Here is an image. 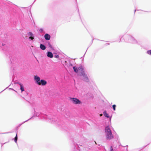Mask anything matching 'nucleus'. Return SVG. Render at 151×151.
Returning <instances> with one entry per match:
<instances>
[{
    "label": "nucleus",
    "instance_id": "obj_1",
    "mask_svg": "<svg viewBox=\"0 0 151 151\" xmlns=\"http://www.w3.org/2000/svg\"><path fill=\"white\" fill-rule=\"evenodd\" d=\"M34 114L33 116L28 120L18 125L15 128V131L16 133H18V130L19 127H20L22 124H24L25 122H27L30 119H33L34 117L36 116L43 117L45 118H48L50 120V122H51L52 123L55 124H57L58 126L59 127H60L61 128L63 129L66 130V131H67V128H66L65 126V125L64 123H63L62 121L60 120L59 119L57 116H48L47 115H45V116L44 117L43 116V115H44L41 112H36L35 109H34Z\"/></svg>",
    "mask_w": 151,
    "mask_h": 151
},
{
    "label": "nucleus",
    "instance_id": "obj_2",
    "mask_svg": "<svg viewBox=\"0 0 151 151\" xmlns=\"http://www.w3.org/2000/svg\"><path fill=\"white\" fill-rule=\"evenodd\" d=\"M2 50L4 51L5 54L8 56L10 59L11 62L10 66V72L11 74H14V68L12 67V64L14 63V61L16 60V58L14 55H12V52L11 51V48L9 46H4L2 48Z\"/></svg>",
    "mask_w": 151,
    "mask_h": 151
},
{
    "label": "nucleus",
    "instance_id": "obj_3",
    "mask_svg": "<svg viewBox=\"0 0 151 151\" xmlns=\"http://www.w3.org/2000/svg\"><path fill=\"white\" fill-rule=\"evenodd\" d=\"M104 130L106 140H110L114 138V136L109 125L105 127Z\"/></svg>",
    "mask_w": 151,
    "mask_h": 151
},
{
    "label": "nucleus",
    "instance_id": "obj_4",
    "mask_svg": "<svg viewBox=\"0 0 151 151\" xmlns=\"http://www.w3.org/2000/svg\"><path fill=\"white\" fill-rule=\"evenodd\" d=\"M73 69L74 71L76 73H77L78 71H81L79 75L80 76L83 77L86 75L85 73L83 66L81 65H80L78 67H77L76 66H74L73 67Z\"/></svg>",
    "mask_w": 151,
    "mask_h": 151
},
{
    "label": "nucleus",
    "instance_id": "obj_5",
    "mask_svg": "<svg viewBox=\"0 0 151 151\" xmlns=\"http://www.w3.org/2000/svg\"><path fill=\"white\" fill-rule=\"evenodd\" d=\"M125 39L126 40V38H128V42L130 43L133 44L137 43V40L132 36L127 35H125Z\"/></svg>",
    "mask_w": 151,
    "mask_h": 151
},
{
    "label": "nucleus",
    "instance_id": "obj_6",
    "mask_svg": "<svg viewBox=\"0 0 151 151\" xmlns=\"http://www.w3.org/2000/svg\"><path fill=\"white\" fill-rule=\"evenodd\" d=\"M70 100L75 104H82L81 101L79 99L74 97H69Z\"/></svg>",
    "mask_w": 151,
    "mask_h": 151
},
{
    "label": "nucleus",
    "instance_id": "obj_7",
    "mask_svg": "<svg viewBox=\"0 0 151 151\" xmlns=\"http://www.w3.org/2000/svg\"><path fill=\"white\" fill-rule=\"evenodd\" d=\"M27 35L30 37L29 38V41H34L35 39V36L31 32H29L27 33Z\"/></svg>",
    "mask_w": 151,
    "mask_h": 151
},
{
    "label": "nucleus",
    "instance_id": "obj_8",
    "mask_svg": "<svg viewBox=\"0 0 151 151\" xmlns=\"http://www.w3.org/2000/svg\"><path fill=\"white\" fill-rule=\"evenodd\" d=\"M34 79L35 83L37 85H39L40 84V77L37 75H36L34 76Z\"/></svg>",
    "mask_w": 151,
    "mask_h": 151
},
{
    "label": "nucleus",
    "instance_id": "obj_9",
    "mask_svg": "<svg viewBox=\"0 0 151 151\" xmlns=\"http://www.w3.org/2000/svg\"><path fill=\"white\" fill-rule=\"evenodd\" d=\"M21 85L20 86V89L21 90V92L22 93L24 92L25 93L24 96H27V93L24 91V87L23 86V84H20Z\"/></svg>",
    "mask_w": 151,
    "mask_h": 151
},
{
    "label": "nucleus",
    "instance_id": "obj_10",
    "mask_svg": "<svg viewBox=\"0 0 151 151\" xmlns=\"http://www.w3.org/2000/svg\"><path fill=\"white\" fill-rule=\"evenodd\" d=\"M44 37L45 39L47 41L50 40L51 38L50 35L48 33L45 34Z\"/></svg>",
    "mask_w": 151,
    "mask_h": 151
},
{
    "label": "nucleus",
    "instance_id": "obj_11",
    "mask_svg": "<svg viewBox=\"0 0 151 151\" xmlns=\"http://www.w3.org/2000/svg\"><path fill=\"white\" fill-rule=\"evenodd\" d=\"M103 113L105 117L107 118H110V119L111 120L112 116H111V117H110L109 115L107 113V112L106 110L104 111H103Z\"/></svg>",
    "mask_w": 151,
    "mask_h": 151
},
{
    "label": "nucleus",
    "instance_id": "obj_12",
    "mask_svg": "<svg viewBox=\"0 0 151 151\" xmlns=\"http://www.w3.org/2000/svg\"><path fill=\"white\" fill-rule=\"evenodd\" d=\"M46 54H47V56L48 58H52L53 57L52 53V52H51L50 51H47L46 53Z\"/></svg>",
    "mask_w": 151,
    "mask_h": 151
},
{
    "label": "nucleus",
    "instance_id": "obj_13",
    "mask_svg": "<svg viewBox=\"0 0 151 151\" xmlns=\"http://www.w3.org/2000/svg\"><path fill=\"white\" fill-rule=\"evenodd\" d=\"M46 43L47 44V45L49 47H50L51 50L53 51L55 50L54 47H52V45L49 41H47Z\"/></svg>",
    "mask_w": 151,
    "mask_h": 151
},
{
    "label": "nucleus",
    "instance_id": "obj_14",
    "mask_svg": "<svg viewBox=\"0 0 151 151\" xmlns=\"http://www.w3.org/2000/svg\"><path fill=\"white\" fill-rule=\"evenodd\" d=\"M40 83H41V85L42 86L45 85L47 83V81L43 79H41L40 81Z\"/></svg>",
    "mask_w": 151,
    "mask_h": 151
},
{
    "label": "nucleus",
    "instance_id": "obj_15",
    "mask_svg": "<svg viewBox=\"0 0 151 151\" xmlns=\"http://www.w3.org/2000/svg\"><path fill=\"white\" fill-rule=\"evenodd\" d=\"M40 47L41 50H45L46 49V47L45 45L42 43L40 44Z\"/></svg>",
    "mask_w": 151,
    "mask_h": 151
},
{
    "label": "nucleus",
    "instance_id": "obj_16",
    "mask_svg": "<svg viewBox=\"0 0 151 151\" xmlns=\"http://www.w3.org/2000/svg\"><path fill=\"white\" fill-rule=\"evenodd\" d=\"M83 77V80L84 81L86 82H88L89 81V79L87 77V75Z\"/></svg>",
    "mask_w": 151,
    "mask_h": 151
},
{
    "label": "nucleus",
    "instance_id": "obj_17",
    "mask_svg": "<svg viewBox=\"0 0 151 151\" xmlns=\"http://www.w3.org/2000/svg\"><path fill=\"white\" fill-rule=\"evenodd\" d=\"M12 140H14L15 142L16 143H17V141L18 140V133H16V136L15 137L12 139Z\"/></svg>",
    "mask_w": 151,
    "mask_h": 151
},
{
    "label": "nucleus",
    "instance_id": "obj_18",
    "mask_svg": "<svg viewBox=\"0 0 151 151\" xmlns=\"http://www.w3.org/2000/svg\"><path fill=\"white\" fill-rule=\"evenodd\" d=\"M2 40H1L0 38V47H2L6 45L4 43H2Z\"/></svg>",
    "mask_w": 151,
    "mask_h": 151
},
{
    "label": "nucleus",
    "instance_id": "obj_19",
    "mask_svg": "<svg viewBox=\"0 0 151 151\" xmlns=\"http://www.w3.org/2000/svg\"><path fill=\"white\" fill-rule=\"evenodd\" d=\"M91 37L92 38V40L91 41V45H90L89 46V47L87 48V50H86V52L88 48V47L91 46V45L93 43V40L94 39H94L93 38V36H91ZM86 52L84 54L83 56V57H84V55H85V54H86Z\"/></svg>",
    "mask_w": 151,
    "mask_h": 151
},
{
    "label": "nucleus",
    "instance_id": "obj_20",
    "mask_svg": "<svg viewBox=\"0 0 151 151\" xmlns=\"http://www.w3.org/2000/svg\"><path fill=\"white\" fill-rule=\"evenodd\" d=\"M68 61L69 63V66H73V64L71 63L70 60H68Z\"/></svg>",
    "mask_w": 151,
    "mask_h": 151
},
{
    "label": "nucleus",
    "instance_id": "obj_21",
    "mask_svg": "<svg viewBox=\"0 0 151 151\" xmlns=\"http://www.w3.org/2000/svg\"><path fill=\"white\" fill-rule=\"evenodd\" d=\"M116 105L115 104H114L112 106V108L114 111L116 110Z\"/></svg>",
    "mask_w": 151,
    "mask_h": 151
},
{
    "label": "nucleus",
    "instance_id": "obj_22",
    "mask_svg": "<svg viewBox=\"0 0 151 151\" xmlns=\"http://www.w3.org/2000/svg\"><path fill=\"white\" fill-rule=\"evenodd\" d=\"M147 53L149 55H151V50H148L147 51Z\"/></svg>",
    "mask_w": 151,
    "mask_h": 151
},
{
    "label": "nucleus",
    "instance_id": "obj_23",
    "mask_svg": "<svg viewBox=\"0 0 151 151\" xmlns=\"http://www.w3.org/2000/svg\"><path fill=\"white\" fill-rule=\"evenodd\" d=\"M74 151H80V147H78L77 148L75 149Z\"/></svg>",
    "mask_w": 151,
    "mask_h": 151
},
{
    "label": "nucleus",
    "instance_id": "obj_24",
    "mask_svg": "<svg viewBox=\"0 0 151 151\" xmlns=\"http://www.w3.org/2000/svg\"><path fill=\"white\" fill-rule=\"evenodd\" d=\"M38 30L39 32H42L43 31V29L42 28H40Z\"/></svg>",
    "mask_w": 151,
    "mask_h": 151
},
{
    "label": "nucleus",
    "instance_id": "obj_25",
    "mask_svg": "<svg viewBox=\"0 0 151 151\" xmlns=\"http://www.w3.org/2000/svg\"><path fill=\"white\" fill-rule=\"evenodd\" d=\"M119 37L120 38V39L119 42H122V38L123 37V36L121 35V36H120Z\"/></svg>",
    "mask_w": 151,
    "mask_h": 151
},
{
    "label": "nucleus",
    "instance_id": "obj_26",
    "mask_svg": "<svg viewBox=\"0 0 151 151\" xmlns=\"http://www.w3.org/2000/svg\"><path fill=\"white\" fill-rule=\"evenodd\" d=\"M54 58H59V55H54Z\"/></svg>",
    "mask_w": 151,
    "mask_h": 151
},
{
    "label": "nucleus",
    "instance_id": "obj_27",
    "mask_svg": "<svg viewBox=\"0 0 151 151\" xmlns=\"http://www.w3.org/2000/svg\"><path fill=\"white\" fill-rule=\"evenodd\" d=\"M110 151H114V150L112 146H111L110 147Z\"/></svg>",
    "mask_w": 151,
    "mask_h": 151
},
{
    "label": "nucleus",
    "instance_id": "obj_28",
    "mask_svg": "<svg viewBox=\"0 0 151 151\" xmlns=\"http://www.w3.org/2000/svg\"><path fill=\"white\" fill-rule=\"evenodd\" d=\"M9 89L10 90H12V91H15L17 93V91H15V90H14L13 88H9Z\"/></svg>",
    "mask_w": 151,
    "mask_h": 151
},
{
    "label": "nucleus",
    "instance_id": "obj_29",
    "mask_svg": "<svg viewBox=\"0 0 151 151\" xmlns=\"http://www.w3.org/2000/svg\"><path fill=\"white\" fill-rule=\"evenodd\" d=\"M11 85V84L9 85L8 87H7L5 89H4V90H3V91H1L0 92V93H1L2 92H3V91H4L7 88H8V87L9 86H10Z\"/></svg>",
    "mask_w": 151,
    "mask_h": 151
},
{
    "label": "nucleus",
    "instance_id": "obj_30",
    "mask_svg": "<svg viewBox=\"0 0 151 151\" xmlns=\"http://www.w3.org/2000/svg\"><path fill=\"white\" fill-rule=\"evenodd\" d=\"M78 13H79V17H80V18L81 19V21H82L81 19V17L80 16V14H79V11L78 7Z\"/></svg>",
    "mask_w": 151,
    "mask_h": 151
},
{
    "label": "nucleus",
    "instance_id": "obj_31",
    "mask_svg": "<svg viewBox=\"0 0 151 151\" xmlns=\"http://www.w3.org/2000/svg\"><path fill=\"white\" fill-rule=\"evenodd\" d=\"M16 83L19 84L20 86L21 85L20 84H22V83H21L19 82H16Z\"/></svg>",
    "mask_w": 151,
    "mask_h": 151
},
{
    "label": "nucleus",
    "instance_id": "obj_32",
    "mask_svg": "<svg viewBox=\"0 0 151 151\" xmlns=\"http://www.w3.org/2000/svg\"><path fill=\"white\" fill-rule=\"evenodd\" d=\"M11 133V132H6L2 133L1 134H7V133Z\"/></svg>",
    "mask_w": 151,
    "mask_h": 151
},
{
    "label": "nucleus",
    "instance_id": "obj_33",
    "mask_svg": "<svg viewBox=\"0 0 151 151\" xmlns=\"http://www.w3.org/2000/svg\"><path fill=\"white\" fill-rule=\"evenodd\" d=\"M65 65H67L68 66V65H67L68 63H67V62L66 61H65Z\"/></svg>",
    "mask_w": 151,
    "mask_h": 151
},
{
    "label": "nucleus",
    "instance_id": "obj_34",
    "mask_svg": "<svg viewBox=\"0 0 151 151\" xmlns=\"http://www.w3.org/2000/svg\"><path fill=\"white\" fill-rule=\"evenodd\" d=\"M6 143V142H5V143H3V144H2V143H1V147H2V145H4V144H5V143Z\"/></svg>",
    "mask_w": 151,
    "mask_h": 151
},
{
    "label": "nucleus",
    "instance_id": "obj_35",
    "mask_svg": "<svg viewBox=\"0 0 151 151\" xmlns=\"http://www.w3.org/2000/svg\"><path fill=\"white\" fill-rule=\"evenodd\" d=\"M106 44V45H110V43H107Z\"/></svg>",
    "mask_w": 151,
    "mask_h": 151
},
{
    "label": "nucleus",
    "instance_id": "obj_36",
    "mask_svg": "<svg viewBox=\"0 0 151 151\" xmlns=\"http://www.w3.org/2000/svg\"><path fill=\"white\" fill-rule=\"evenodd\" d=\"M147 145H146L143 148H145V147H146Z\"/></svg>",
    "mask_w": 151,
    "mask_h": 151
},
{
    "label": "nucleus",
    "instance_id": "obj_37",
    "mask_svg": "<svg viewBox=\"0 0 151 151\" xmlns=\"http://www.w3.org/2000/svg\"><path fill=\"white\" fill-rule=\"evenodd\" d=\"M136 9H135V10H134V14H135V12H136Z\"/></svg>",
    "mask_w": 151,
    "mask_h": 151
},
{
    "label": "nucleus",
    "instance_id": "obj_38",
    "mask_svg": "<svg viewBox=\"0 0 151 151\" xmlns=\"http://www.w3.org/2000/svg\"><path fill=\"white\" fill-rule=\"evenodd\" d=\"M53 54H56V52H53Z\"/></svg>",
    "mask_w": 151,
    "mask_h": 151
},
{
    "label": "nucleus",
    "instance_id": "obj_39",
    "mask_svg": "<svg viewBox=\"0 0 151 151\" xmlns=\"http://www.w3.org/2000/svg\"><path fill=\"white\" fill-rule=\"evenodd\" d=\"M35 1V0L34 1V2L33 3V4H34V3Z\"/></svg>",
    "mask_w": 151,
    "mask_h": 151
},
{
    "label": "nucleus",
    "instance_id": "obj_40",
    "mask_svg": "<svg viewBox=\"0 0 151 151\" xmlns=\"http://www.w3.org/2000/svg\"><path fill=\"white\" fill-rule=\"evenodd\" d=\"M30 13H31V16H32V14H31V12H30Z\"/></svg>",
    "mask_w": 151,
    "mask_h": 151
},
{
    "label": "nucleus",
    "instance_id": "obj_41",
    "mask_svg": "<svg viewBox=\"0 0 151 151\" xmlns=\"http://www.w3.org/2000/svg\"><path fill=\"white\" fill-rule=\"evenodd\" d=\"M1 33H0V35H1Z\"/></svg>",
    "mask_w": 151,
    "mask_h": 151
},
{
    "label": "nucleus",
    "instance_id": "obj_42",
    "mask_svg": "<svg viewBox=\"0 0 151 151\" xmlns=\"http://www.w3.org/2000/svg\"><path fill=\"white\" fill-rule=\"evenodd\" d=\"M36 0H35V1H36Z\"/></svg>",
    "mask_w": 151,
    "mask_h": 151
}]
</instances>
